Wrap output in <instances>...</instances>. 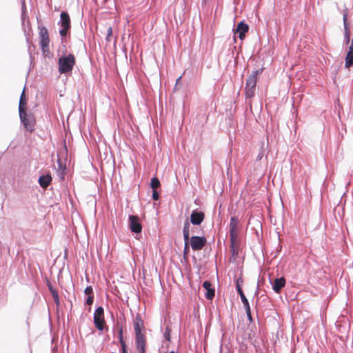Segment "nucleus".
<instances>
[{"mask_svg":"<svg viewBox=\"0 0 353 353\" xmlns=\"http://www.w3.org/2000/svg\"><path fill=\"white\" fill-rule=\"evenodd\" d=\"M214 295H215L214 290L211 288L210 290H207V292L205 294V297L208 300H212L214 298Z\"/></svg>","mask_w":353,"mask_h":353,"instance_id":"22","label":"nucleus"},{"mask_svg":"<svg viewBox=\"0 0 353 353\" xmlns=\"http://www.w3.org/2000/svg\"><path fill=\"white\" fill-rule=\"evenodd\" d=\"M112 34V29L111 27H109L108 28L107 31V39H108V37H110Z\"/></svg>","mask_w":353,"mask_h":353,"instance_id":"32","label":"nucleus"},{"mask_svg":"<svg viewBox=\"0 0 353 353\" xmlns=\"http://www.w3.org/2000/svg\"><path fill=\"white\" fill-rule=\"evenodd\" d=\"M51 181L52 177L50 174L42 175L39 178V183L43 188H46Z\"/></svg>","mask_w":353,"mask_h":353,"instance_id":"14","label":"nucleus"},{"mask_svg":"<svg viewBox=\"0 0 353 353\" xmlns=\"http://www.w3.org/2000/svg\"><path fill=\"white\" fill-rule=\"evenodd\" d=\"M94 301V297L92 296H89L86 299V303L88 305H92Z\"/></svg>","mask_w":353,"mask_h":353,"instance_id":"31","label":"nucleus"},{"mask_svg":"<svg viewBox=\"0 0 353 353\" xmlns=\"http://www.w3.org/2000/svg\"><path fill=\"white\" fill-rule=\"evenodd\" d=\"M84 293L87 295H90L92 293V288L91 286H88L84 290Z\"/></svg>","mask_w":353,"mask_h":353,"instance_id":"30","label":"nucleus"},{"mask_svg":"<svg viewBox=\"0 0 353 353\" xmlns=\"http://www.w3.org/2000/svg\"><path fill=\"white\" fill-rule=\"evenodd\" d=\"M25 101H26V99H25V88H24L21 94V97H20L19 104V110L23 109V106L25 105V103H26Z\"/></svg>","mask_w":353,"mask_h":353,"instance_id":"19","label":"nucleus"},{"mask_svg":"<svg viewBox=\"0 0 353 353\" xmlns=\"http://www.w3.org/2000/svg\"><path fill=\"white\" fill-rule=\"evenodd\" d=\"M237 221L234 217H232L230 223V232L231 236H233V233L236 229Z\"/></svg>","mask_w":353,"mask_h":353,"instance_id":"18","label":"nucleus"},{"mask_svg":"<svg viewBox=\"0 0 353 353\" xmlns=\"http://www.w3.org/2000/svg\"><path fill=\"white\" fill-rule=\"evenodd\" d=\"M257 71L253 72L248 78L245 85V96L251 98L254 96L257 81Z\"/></svg>","mask_w":353,"mask_h":353,"instance_id":"4","label":"nucleus"},{"mask_svg":"<svg viewBox=\"0 0 353 353\" xmlns=\"http://www.w3.org/2000/svg\"><path fill=\"white\" fill-rule=\"evenodd\" d=\"M20 120L24 128L30 132L34 130L35 120L32 114H27L24 109L19 110Z\"/></svg>","mask_w":353,"mask_h":353,"instance_id":"3","label":"nucleus"},{"mask_svg":"<svg viewBox=\"0 0 353 353\" xmlns=\"http://www.w3.org/2000/svg\"><path fill=\"white\" fill-rule=\"evenodd\" d=\"M204 216L202 212L193 210L190 215V222L193 225H199L203 222Z\"/></svg>","mask_w":353,"mask_h":353,"instance_id":"9","label":"nucleus"},{"mask_svg":"<svg viewBox=\"0 0 353 353\" xmlns=\"http://www.w3.org/2000/svg\"><path fill=\"white\" fill-rule=\"evenodd\" d=\"M183 234L185 244V248H187V245H188L189 242L190 243V232H183Z\"/></svg>","mask_w":353,"mask_h":353,"instance_id":"24","label":"nucleus"},{"mask_svg":"<svg viewBox=\"0 0 353 353\" xmlns=\"http://www.w3.org/2000/svg\"><path fill=\"white\" fill-rule=\"evenodd\" d=\"M249 26L244 21H241L238 23L236 28L234 29V34H239V37L241 40L244 39L245 34L248 32Z\"/></svg>","mask_w":353,"mask_h":353,"instance_id":"8","label":"nucleus"},{"mask_svg":"<svg viewBox=\"0 0 353 353\" xmlns=\"http://www.w3.org/2000/svg\"><path fill=\"white\" fill-rule=\"evenodd\" d=\"M121 344H122V353H128L125 349V345L122 341H121Z\"/></svg>","mask_w":353,"mask_h":353,"instance_id":"33","label":"nucleus"},{"mask_svg":"<svg viewBox=\"0 0 353 353\" xmlns=\"http://www.w3.org/2000/svg\"><path fill=\"white\" fill-rule=\"evenodd\" d=\"M169 353H177V352H174V351H171V352H169Z\"/></svg>","mask_w":353,"mask_h":353,"instance_id":"37","label":"nucleus"},{"mask_svg":"<svg viewBox=\"0 0 353 353\" xmlns=\"http://www.w3.org/2000/svg\"><path fill=\"white\" fill-rule=\"evenodd\" d=\"M203 287L206 290H210L211 289V283H210V282L208 281H205L203 283Z\"/></svg>","mask_w":353,"mask_h":353,"instance_id":"27","label":"nucleus"},{"mask_svg":"<svg viewBox=\"0 0 353 353\" xmlns=\"http://www.w3.org/2000/svg\"><path fill=\"white\" fill-rule=\"evenodd\" d=\"M93 321L94 325L99 331H103L104 329V310L103 308L100 306L98 307L94 312V316H93Z\"/></svg>","mask_w":353,"mask_h":353,"instance_id":"5","label":"nucleus"},{"mask_svg":"<svg viewBox=\"0 0 353 353\" xmlns=\"http://www.w3.org/2000/svg\"><path fill=\"white\" fill-rule=\"evenodd\" d=\"M121 335H122V330H120V338L121 339Z\"/></svg>","mask_w":353,"mask_h":353,"instance_id":"36","label":"nucleus"},{"mask_svg":"<svg viewBox=\"0 0 353 353\" xmlns=\"http://www.w3.org/2000/svg\"><path fill=\"white\" fill-rule=\"evenodd\" d=\"M236 288H237V292L241 296V301H242L243 305L247 306L248 305H249V302H248V300L247 299V298L245 297L241 288L240 287V285L239 284V280H237V281H236Z\"/></svg>","mask_w":353,"mask_h":353,"instance_id":"15","label":"nucleus"},{"mask_svg":"<svg viewBox=\"0 0 353 353\" xmlns=\"http://www.w3.org/2000/svg\"><path fill=\"white\" fill-rule=\"evenodd\" d=\"M49 36H48V30L43 27L42 28L40 29V32H39V39H46V38H48Z\"/></svg>","mask_w":353,"mask_h":353,"instance_id":"21","label":"nucleus"},{"mask_svg":"<svg viewBox=\"0 0 353 353\" xmlns=\"http://www.w3.org/2000/svg\"><path fill=\"white\" fill-rule=\"evenodd\" d=\"M59 72L64 74L72 71L75 64V57L73 54L62 56L59 58Z\"/></svg>","mask_w":353,"mask_h":353,"instance_id":"2","label":"nucleus"},{"mask_svg":"<svg viewBox=\"0 0 353 353\" xmlns=\"http://www.w3.org/2000/svg\"><path fill=\"white\" fill-rule=\"evenodd\" d=\"M246 312V314L249 320H252L251 317V311H250V305H248L247 306H244Z\"/></svg>","mask_w":353,"mask_h":353,"instance_id":"26","label":"nucleus"},{"mask_svg":"<svg viewBox=\"0 0 353 353\" xmlns=\"http://www.w3.org/2000/svg\"><path fill=\"white\" fill-rule=\"evenodd\" d=\"M48 289L54 299V301L57 306L60 305V301L58 292L50 284H48Z\"/></svg>","mask_w":353,"mask_h":353,"instance_id":"16","label":"nucleus"},{"mask_svg":"<svg viewBox=\"0 0 353 353\" xmlns=\"http://www.w3.org/2000/svg\"><path fill=\"white\" fill-rule=\"evenodd\" d=\"M59 24L61 27L70 28V19L68 14L65 12H62L60 14Z\"/></svg>","mask_w":353,"mask_h":353,"instance_id":"13","label":"nucleus"},{"mask_svg":"<svg viewBox=\"0 0 353 353\" xmlns=\"http://www.w3.org/2000/svg\"><path fill=\"white\" fill-rule=\"evenodd\" d=\"M206 243L205 236H192L190 238V245L193 250H201Z\"/></svg>","mask_w":353,"mask_h":353,"instance_id":"6","label":"nucleus"},{"mask_svg":"<svg viewBox=\"0 0 353 353\" xmlns=\"http://www.w3.org/2000/svg\"><path fill=\"white\" fill-rule=\"evenodd\" d=\"M353 65V40L348 48V52L345 58V67L350 68Z\"/></svg>","mask_w":353,"mask_h":353,"instance_id":"12","label":"nucleus"},{"mask_svg":"<svg viewBox=\"0 0 353 353\" xmlns=\"http://www.w3.org/2000/svg\"><path fill=\"white\" fill-rule=\"evenodd\" d=\"M189 250V247H188V245H187V248H185V246L184 247V253L185 254L188 253Z\"/></svg>","mask_w":353,"mask_h":353,"instance_id":"34","label":"nucleus"},{"mask_svg":"<svg viewBox=\"0 0 353 353\" xmlns=\"http://www.w3.org/2000/svg\"><path fill=\"white\" fill-rule=\"evenodd\" d=\"M130 228L132 232L140 233L142 230V226L139 222V217L134 215L129 216Z\"/></svg>","mask_w":353,"mask_h":353,"instance_id":"7","label":"nucleus"},{"mask_svg":"<svg viewBox=\"0 0 353 353\" xmlns=\"http://www.w3.org/2000/svg\"><path fill=\"white\" fill-rule=\"evenodd\" d=\"M69 29L70 28H66L62 27V29H61L59 30V34H61V37H65V36H66L67 32H68Z\"/></svg>","mask_w":353,"mask_h":353,"instance_id":"28","label":"nucleus"},{"mask_svg":"<svg viewBox=\"0 0 353 353\" xmlns=\"http://www.w3.org/2000/svg\"><path fill=\"white\" fill-rule=\"evenodd\" d=\"M170 332H171V330L169 327H165V332L163 333V336L165 337V339L168 341H170Z\"/></svg>","mask_w":353,"mask_h":353,"instance_id":"23","label":"nucleus"},{"mask_svg":"<svg viewBox=\"0 0 353 353\" xmlns=\"http://www.w3.org/2000/svg\"><path fill=\"white\" fill-rule=\"evenodd\" d=\"M160 181L157 177H153L151 179V188L152 190H157L160 186Z\"/></svg>","mask_w":353,"mask_h":353,"instance_id":"20","label":"nucleus"},{"mask_svg":"<svg viewBox=\"0 0 353 353\" xmlns=\"http://www.w3.org/2000/svg\"><path fill=\"white\" fill-rule=\"evenodd\" d=\"M143 323L141 317L137 315L134 321V329L136 335V347L139 353H145V335L141 332Z\"/></svg>","mask_w":353,"mask_h":353,"instance_id":"1","label":"nucleus"},{"mask_svg":"<svg viewBox=\"0 0 353 353\" xmlns=\"http://www.w3.org/2000/svg\"><path fill=\"white\" fill-rule=\"evenodd\" d=\"M152 199L154 201H157L159 199V194L158 192L157 191V190H153V191H152Z\"/></svg>","mask_w":353,"mask_h":353,"instance_id":"29","label":"nucleus"},{"mask_svg":"<svg viewBox=\"0 0 353 353\" xmlns=\"http://www.w3.org/2000/svg\"><path fill=\"white\" fill-rule=\"evenodd\" d=\"M181 77H179L177 79V80H176V84H178V83H179V81L181 80Z\"/></svg>","mask_w":353,"mask_h":353,"instance_id":"35","label":"nucleus"},{"mask_svg":"<svg viewBox=\"0 0 353 353\" xmlns=\"http://www.w3.org/2000/svg\"><path fill=\"white\" fill-rule=\"evenodd\" d=\"M347 14L344 13L343 14V24H344V29H345V35H344V43L347 45L350 42V28L347 23Z\"/></svg>","mask_w":353,"mask_h":353,"instance_id":"11","label":"nucleus"},{"mask_svg":"<svg viewBox=\"0 0 353 353\" xmlns=\"http://www.w3.org/2000/svg\"><path fill=\"white\" fill-rule=\"evenodd\" d=\"M49 37L40 39V45L43 52L45 54L49 52Z\"/></svg>","mask_w":353,"mask_h":353,"instance_id":"17","label":"nucleus"},{"mask_svg":"<svg viewBox=\"0 0 353 353\" xmlns=\"http://www.w3.org/2000/svg\"><path fill=\"white\" fill-rule=\"evenodd\" d=\"M285 285V279L283 277L276 279L272 283L273 290L279 293Z\"/></svg>","mask_w":353,"mask_h":353,"instance_id":"10","label":"nucleus"},{"mask_svg":"<svg viewBox=\"0 0 353 353\" xmlns=\"http://www.w3.org/2000/svg\"><path fill=\"white\" fill-rule=\"evenodd\" d=\"M190 227V223L188 221V220H186L184 223L183 232H190V231H189Z\"/></svg>","mask_w":353,"mask_h":353,"instance_id":"25","label":"nucleus"}]
</instances>
